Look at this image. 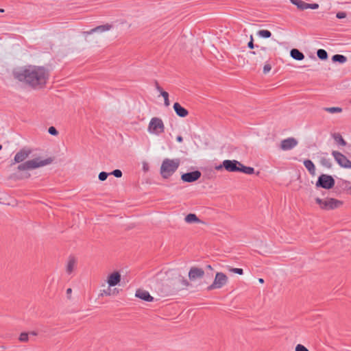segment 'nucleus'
<instances>
[{"instance_id": "nucleus-12", "label": "nucleus", "mask_w": 351, "mask_h": 351, "mask_svg": "<svg viewBox=\"0 0 351 351\" xmlns=\"http://www.w3.org/2000/svg\"><path fill=\"white\" fill-rule=\"evenodd\" d=\"M205 272L203 269L197 267H192L189 271V278L191 281L201 279L204 276Z\"/></svg>"}, {"instance_id": "nucleus-46", "label": "nucleus", "mask_w": 351, "mask_h": 351, "mask_svg": "<svg viewBox=\"0 0 351 351\" xmlns=\"http://www.w3.org/2000/svg\"><path fill=\"white\" fill-rule=\"evenodd\" d=\"M71 291H72V290H71V288H69V289L66 290V293H67L68 294L71 293Z\"/></svg>"}, {"instance_id": "nucleus-22", "label": "nucleus", "mask_w": 351, "mask_h": 351, "mask_svg": "<svg viewBox=\"0 0 351 351\" xmlns=\"http://www.w3.org/2000/svg\"><path fill=\"white\" fill-rule=\"evenodd\" d=\"M291 56L297 60H302L304 58V54L297 49H293L291 51Z\"/></svg>"}, {"instance_id": "nucleus-38", "label": "nucleus", "mask_w": 351, "mask_h": 351, "mask_svg": "<svg viewBox=\"0 0 351 351\" xmlns=\"http://www.w3.org/2000/svg\"><path fill=\"white\" fill-rule=\"evenodd\" d=\"M271 69V66L269 64H265L264 67H263V73H267L268 72H269Z\"/></svg>"}, {"instance_id": "nucleus-2", "label": "nucleus", "mask_w": 351, "mask_h": 351, "mask_svg": "<svg viewBox=\"0 0 351 351\" xmlns=\"http://www.w3.org/2000/svg\"><path fill=\"white\" fill-rule=\"evenodd\" d=\"M225 169L228 172H242L245 174L251 175L254 173V169L250 167H245L241 162L236 160H225L222 164L215 167V169L220 171Z\"/></svg>"}, {"instance_id": "nucleus-8", "label": "nucleus", "mask_w": 351, "mask_h": 351, "mask_svg": "<svg viewBox=\"0 0 351 351\" xmlns=\"http://www.w3.org/2000/svg\"><path fill=\"white\" fill-rule=\"evenodd\" d=\"M335 185V180L331 176L322 174L317 181L316 186L322 187L326 189H332Z\"/></svg>"}, {"instance_id": "nucleus-33", "label": "nucleus", "mask_w": 351, "mask_h": 351, "mask_svg": "<svg viewBox=\"0 0 351 351\" xmlns=\"http://www.w3.org/2000/svg\"><path fill=\"white\" fill-rule=\"evenodd\" d=\"M295 351H309L302 344H298L295 346Z\"/></svg>"}, {"instance_id": "nucleus-20", "label": "nucleus", "mask_w": 351, "mask_h": 351, "mask_svg": "<svg viewBox=\"0 0 351 351\" xmlns=\"http://www.w3.org/2000/svg\"><path fill=\"white\" fill-rule=\"evenodd\" d=\"M110 29V25H100L95 28L91 29L88 32H84V34H90L95 32H98V31L104 32V31L109 30Z\"/></svg>"}, {"instance_id": "nucleus-10", "label": "nucleus", "mask_w": 351, "mask_h": 351, "mask_svg": "<svg viewBox=\"0 0 351 351\" xmlns=\"http://www.w3.org/2000/svg\"><path fill=\"white\" fill-rule=\"evenodd\" d=\"M121 280V275L120 272L114 271L107 276L105 283L109 285L110 287H115L120 283Z\"/></svg>"}, {"instance_id": "nucleus-42", "label": "nucleus", "mask_w": 351, "mask_h": 351, "mask_svg": "<svg viewBox=\"0 0 351 351\" xmlns=\"http://www.w3.org/2000/svg\"><path fill=\"white\" fill-rule=\"evenodd\" d=\"M248 47L250 48V49H253L254 48V43H253V38H252V36H251V40L248 43Z\"/></svg>"}, {"instance_id": "nucleus-35", "label": "nucleus", "mask_w": 351, "mask_h": 351, "mask_svg": "<svg viewBox=\"0 0 351 351\" xmlns=\"http://www.w3.org/2000/svg\"><path fill=\"white\" fill-rule=\"evenodd\" d=\"M110 174L114 176L117 178H121L122 176V172L119 169L114 170Z\"/></svg>"}, {"instance_id": "nucleus-41", "label": "nucleus", "mask_w": 351, "mask_h": 351, "mask_svg": "<svg viewBox=\"0 0 351 351\" xmlns=\"http://www.w3.org/2000/svg\"><path fill=\"white\" fill-rule=\"evenodd\" d=\"M181 281H182V284L185 287H188L191 285L190 282L186 279H184V278H182Z\"/></svg>"}, {"instance_id": "nucleus-9", "label": "nucleus", "mask_w": 351, "mask_h": 351, "mask_svg": "<svg viewBox=\"0 0 351 351\" xmlns=\"http://www.w3.org/2000/svg\"><path fill=\"white\" fill-rule=\"evenodd\" d=\"M332 155L335 158L337 162L342 167L351 169V160H350L346 156L343 154L337 152L333 151L332 152Z\"/></svg>"}, {"instance_id": "nucleus-6", "label": "nucleus", "mask_w": 351, "mask_h": 351, "mask_svg": "<svg viewBox=\"0 0 351 351\" xmlns=\"http://www.w3.org/2000/svg\"><path fill=\"white\" fill-rule=\"evenodd\" d=\"M148 131L156 135L163 133L165 125L162 119L158 117L152 118L148 125Z\"/></svg>"}, {"instance_id": "nucleus-48", "label": "nucleus", "mask_w": 351, "mask_h": 351, "mask_svg": "<svg viewBox=\"0 0 351 351\" xmlns=\"http://www.w3.org/2000/svg\"><path fill=\"white\" fill-rule=\"evenodd\" d=\"M207 267H208V269H213V268H212V267H211V265H208L207 266Z\"/></svg>"}, {"instance_id": "nucleus-23", "label": "nucleus", "mask_w": 351, "mask_h": 351, "mask_svg": "<svg viewBox=\"0 0 351 351\" xmlns=\"http://www.w3.org/2000/svg\"><path fill=\"white\" fill-rule=\"evenodd\" d=\"M291 2L295 5L297 8L301 10L307 9L308 3H306L302 0H291Z\"/></svg>"}, {"instance_id": "nucleus-19", "label": "nucleus", "mask_w": 351, "mask_h": 351, "mask_svg": "<svg viewBox=\"0 0 351 351\" xmlns=\"http://www.w3.org/2000/svg\"><path fill=\"white\" fill-rule=\"evenodd\" d=\"M184 221L187 223H200L202 221L197 217L195 214L189 213L184 217Z\"/></svg>"}, {"instance_id": "nucleus-34", "label": "nucleus", "mask_w": 351, "mask_h": 351, "mask_svg": "<svg viewBox=\"0 0 351 351\" xmlns=\"http://www.w3.org/2000/svg\"><path fill=\"white\" fill-rule=\"evenodd\" d=\"M108 176V173H107L106 172H104V171H102L99 174V179L101 180V181H104L106 180L107 177Z\"/></svg>"}, {"instance_id": "nucleus-40", "label": "nucleus", "mask_w": 351, "mask_h": 351, "mask_svg": "<svg viewBox=\"0 0 351 351\" xmlns=\"http://www.w3.org/2000/svg\"><path fill=\"white\" fill-rule=\"evenodd\" d=\"M336 16L338 19H344L346 17V13L344 12H339L337 13Z\"/></svg>"}, {"instance_id": "nucleus-5", "label": "nucleus", "mask_w": 351, "mask_h": 351, "mask_svg": "<svg viewBox=\"0 0 351 351\" xmlns=\"http://www.w3.org/2000/svg\"><path fill=\"white\" fill-rule=\"evenodd\" d=\"M315 202L321 209L327 210L339 208L343 205V202L335 198L321 199L317 197L315 198Z\"/></svg>"}, {"instance_id": "nucleus-24", "label": "nucleus", "mask_w": 351, "mask_h": 351, "mask_svg": "<svg viewBox=\"0 0 351 351\" xmlns=\"http://www.w3.org/2000/svg\"><path fill=\"white\" fill-rule=\"evenodd\" d=\"M252 53L253 54H258L261 60L265 59L267 56L266 49L264 47H262L261 49H259L256 52L252 51Z\"/></svg>"}, {"instance_id": "nucleus-14", "label": "nucleus", "mask_w": 351, "mask_h": 351, "mask_svg": "<svg viewBox=\"0 0 351 351\" xmlns=\"http://www.w3.org/2000/svg\"><path fill=\"white\" fill-rule=\"evenodd\" d=\"M298 145V141L294 138H288L281 141L280 148L282 150H289Z\"/></svg>"}, {"instance_id": "nucleus-15", "label": "nucleus", "mask_w": 351, "mask_h": 351, "mask_svg": "<svg viewBox=\"0 0 351 351\" xmlns=\"http://www.w3.org/2000/svg\"><path fill=\"white\" fill-rule=\"evenodd\" d=\"M112 287H110L109 285H107L105 282L101 284L99 295L101 297H104L114 295L116 293V289H112Z\"/></svg>"}, {"instance_id": "nucleus-30", "label": "nucleus", "mask_w": 351, "mask_h": 351, "mask_svg": "<svg viewBox=\"0 0 351 351\" xmlns=\"http://www.w3.org/2000/svg\"><path fill=\"white\" fill-rule=\"evenodd\" d=\"M161 95L164 98L165 105L166 106H169L170 105L169 100V93L167 92H162Z\"/></svg>"}, {"instance_id": "nucleus-18", "label": "nucleus", "mask_w": 351, "mask_h": 351, "mask_svg": "<svg viewBox=\"0 0 351 351\" xmlns=\"http://www.w3.org/2000/svg\"><path fill=\"white\" fill-rule=\"evenodd\" d=\"M173 109L179 117H185L189 114L188 110L181 106L179 103L176 102L173 104Z\"/></svg>"}, {"instance_id": "nucleus-37", "label": "nucleus", "mask_w": 351, "mask_h": 351, "mask_svg": "<svg viewBox=\"0 0 351 351\" xmlns=\"http://www.w3.org/2000/svg\"><path fill=\"white\" fill-rule=\"evenodd\" d=\"M48 132L49 134L54 136H56L58 134L57 130L53 126L49 127Z\"/></svg>"}, {"instance_id": "nucleus-44", "label": "nucleus", "mask_w": 351, "mask_h": 351, "mask_svg": "<svg viewBox=\"0 0 351 351\" xmlns=\"http://www.w3.org/2000/svg\"><path fill=\"white\" fill-rule=\"evenodd\" d=\"M176 140H177V141L181 143V142H182L183 138L181 136H177Z\"/></svg>"}, {"instance_id": "nucleus-16", "label": "nucleus", "mask_w": 351, "mask_h": 351, "mask_svg": "<svg viewBox=\"0 0 351 351\" xmlns=\"http://www.w3.org/2000/svg\"><path fill=\"white\" fill-rule=\"evenodd\" d=\"M135 296L147 302H152L154 300V298L150 295L149 292L142 289H138L136 291Z\"/></svg>"}, {"instance_id": "nucleus-21", "label": "nucleus", "mask_w": 351, "mask_h": 351, "mask_svg": "<svg viewBox=\"0 0 351 351\" xmlns=\"http://www.w3.org/2000/svg\"><path fill=\"white\" fill-rule=\"evenodd\" d=\"M304 165L307 169V170L309 171V173L314 176L315 173V167L313 162L310 160H306L304 161Z\"/></svg>"}, {"instance_id": "nucleus-13", "label": "nucleus", "mask_w": 351, "mask_h": 351, "mask_svg": "<svg viewBox=\"0 0 351 351\" xmlns=\"http://www.w3.org/2000/svg\"><path fill=\"white\" fill-rule=\"evenodd\" d=\"M201 172L199 171H194L190 173H183L181 176V179L185 182H193L197 180L201 177Z\"/></svg>"}, {"instance_id": "nucleus-25", "label": "nucleus", "mask_w": 351, "mask_h": 351, "mask_svg": "<svg viewBox=\"0 0 351 351\" xmlns=\"http://www.w3.org/2000/svg\"><path fill=\"white\" fill-rule=\"evenodd\" d=\"M332 59L334 62H339L340 63H344L347 60L346 56L339 54H336L333 56Z\"/></svg>"}, {"instance_id": "nucleus-26", "label": "nucleus", "mask_w": 351, "mask_h": 351, "mask_svg": "<svg viewBox=\"0 0 351 351\" xmlns=\"http://www.w3.org/2000/svg\"><path fill=\"white\" fill-rule=\"evenodd\" d=\"M324 110L329 112V113H339L342 112V108L339 107H330V108H325Z\"/></svg>"}, {"instance_id": "nucleus-47", "label": "nucleus", "mask_w": 351, "mask_h": 351, "mask_svg": "<svg viewBox=\"0 0 351 351\" xmlns=\"http://www.w3.org/2000/svg\"><path fill=\"white\" fill-rule=\"evenodd\" d=\"M258 282H259L260 283H263V282H264V280H263V278H259V279H258Z\"/></svg>"}, {"instance_id": "nucleus-11", "label": "nucleus", "mask_w": 351, "mask_h": 351, "mask_svg": "<svg viewBox=\"0 0 351 351\" xmlns=\"http://www.w3.org/2000/svg\"><path fill=\"white\" fill-rule=\"evenodd\" d=\"M32 149L29 147L21 149L14 156V160L15 163H20L25 161L31 154Z\"/></svg>"}, {"instance_id": "nucleus-29", "label": "nucleus", "mask_w": 351, "mask_h": 351, "mask_svg": "<svg viewBox=\"0 0 351 351\" xmlns=\"http://www.w3.org/2000/svg\"><path fill=\"white\" fill-rule=\"evenodd\" d=\"M258 35L263 38H269L271 36V32L267 29H262L258 32Z\"/></svg>"}, {"instance_id": "nucleus-17", "label": "nucleus", "mask_w": 351, "mask_h": 351, "mask_svg": "<svg viewBox=\"0 0 351 351\" xmlns=\"http://www.w3.org/2000/svg\"><path fill=\"white\" fill-rule=\"evenodd\" d=\"M77 265V260L74 256H69L66 265V272L67 274H71Z\"/></svg>"}, {"instance_id": "nucleus-32", "label": "nucleus", "mask_w": 351, "mask_h": 351, "mask_svg": "<svg viewBox=\"0 0 351 351\" xmlns=\"http://www.w3.org/2000/svg\"><path fill=\"white\" fill-rule=\"evenodd\" d=\"M229 271L232 272V273L237 274H239V275H242L243 274V270L242 269H240V268H232V267H230V268H229Z\"/></svg>"}, {"instance_id": "nucleus-43", "label": "nucleus", "mask_w": 351, "mask_h": 351, "mask_svg": "<svg viewBox=\"0 0 351 351\" xmlns=\"http://www.w3.org/2000/svg\"><path fill=\"white\" fill-rule=\"evenodd\" d=\"M157 90L160 93V95H162V92H165V90H162V88L159 86H157L156 87Z\"/></svg>"}, {"instance_id": "nucleus-3", "label": "nucleus", "mask_w": 351, "mask_h": 351, "mask_svg": "<svg viewBox=\"0 0 351 351\" xmlns=\"http://www.w3.org/2000/svg\"><path fill=\"white\" fill-rule=\"evenodd\" d=\"M180 165L179 158H165L161 164L160 173L163 179H169L178 170Z\"/></svg>"}, {"instance_id": "nucleus-31", "label": "nucleus", "mask_w": 351, "mask_h": 351, "mask_svg": "<svg viewBox=\"0 0 351 351\" xmlns=\"http://www.w3.org/2000/svg\"><path fill=\"white\" fill-rule=\"evenodd\" d=\"M20 341L22 342H27L29 339L28 338V334L27 332H22L19 338Z\"/></svg>"}, {"instance_id": "nucleus-28", "label": "nucleus", "mask_w": 351, "mask_h": 351, "mask_svg": "<svg viewBox=\"0 0 351 351\" xmlns=\"http://www.w3.org/2000/svg\"><path fill=\"white\" fill-rule=\"evenodd\" d=\"M317 54L318 58L322 60H325L328 57L327 52L324 49H318Z\"/></svg>"}, {"instance_id": "nucleus-27", "label": "nucleus", "mask_w": 351, "mask_h": 351, "mask_svg": "<svg viewBox=\"0 0 351 351\" xmlns=\"http://www.w3.org/2000/svg\"><path fill=\"white\" fill-rule=\"evenodd\" d=\"M334 138H335V140L337 143H339L340 145H343V146L346 145V141H344V139L343 138V137L341 136V134H335L334 135Z\"/></svg>"}, {"instance_id": "nucleus-1", "label": "nucleus", "mask_w": 351, "mask_h": 351, "mask_svg": "<svg viewBox=\"0 0 351 351\" xmlns=\"http://www.w3.org/2000/svg\"><path fill=\"white\" fill-rule=\"evenodd\" d=\"M13 75L19 82L36 90L45 88L49 77L45 67L32 64L15 69Z\"/></svg>"}, {"instance_id": "nucleus-45", "label": "nucleus", "mask_w": 351, "mask_h": 351, "mask_svg": "<svg viewBox=\"0 0 351 351\" xmlns=\"http://www.w3.org/2000/svg\"><path fill=\"white\" fill-rule=\"evenodd\" d=\"M346 191L349 195H351V185L346 188Z\"/></svg>"}, {"instance_id": "nucleus-7", "label": "nucleus", "mask_w": 351, "mask_h": 351, "mask_svg": "<svg viewBox=\"0 0 351 351\" xmlns=\"http://www.w3.org/2000/svg\"><path fill=\"white\" fill-rule=\"evenodd\" d=\"M228 282V278L223 272H217L213 283L208 287V290L218 289L224 287Z\"/></svg>"}, {"instance_id": "nucleus-36", "label": "nucleus", "mask_w": 351, "mask_h": 351, "mask_svg": "<svg viewBox=\"0 0 351 351\" xmlns=\"http://www.w3.org/2000/svg\"><path fill=\"white\" fill-rule=\"evenodd\" d=\"M321 162L323 165L330 167L331 166L330 162L329 159L322 158Z\"/></svg>"}, {"instance_id": "nucleus-49", "label": "nucleus", "mask_w": 351, "mask_h": 351, "mask_svg": "<svg viewBox=\"0 0 351 351\" xmlns=\"http://www.w3.org/2000/svg\"><path fill=\"white\" fill-rule=\"evenodd\" d=\"M1 148H2V146L0 145V150L1 149Z\"/></svg>"}, {"instance_id": "nucleus-39", "label": "nucleus", "mask_w": 351, "mask_h": 351, "mask_svg": "<svg viewBox=\"0 0 351 351\" xmlns=\"http://www.w3.org/2000/svg\"><path fill=\"white\" fill-rule=\"evenodd\" d=\"M319 8V5L317 3H308L307 9H313L315 10Z\"/></svg>"}, {"instance_id": "nucleus-4", "label": "nucleus", "mask_w": 351, "mask_h": 351, "mask_svg": "<svg viewBox=\"0 0 351 351\" xmlns=\"http://www.w3.org/2000/svg\"><path fill=\"white\" fill-rule=\"evenodd\" d=\"M52 162L53 159L51 158H48L44 160H42L40 158H36L20 164L18 166L17 169L19 171L32 170L49 165Z\"/></svg>"}]
</instances>
